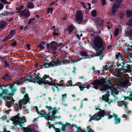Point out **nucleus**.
Returning <instances> with one entry per match:
<instances>
[{"label":"nucleus","instance_id":"1","mask_svg":"<svg viewBox=\"0 0 132 132\" xmlns=\"http://www.w3.org/2000/svg\"><path fill=\"white\" fill-rule=\"evenodd\" d=\"M111 112L109 111L107 113H105L104 110L99 111L97 113H96L93 116L89 114V116L90 117L89 120V122H91L93 120L94 121H98L101 119L102 117H104L105 116H108V118L110 119L112 118V116L110 115Z\"/></svg>","mask_w":132,"mask_h":132},{"label":"nucleus","instance_id":"2","mask_svg":"<svg viewBox=\"0 0 132 132\" xmlns=\"http://www.w3.org/2000/svg\"><path fill=\"white\" fill-rule=\"evenodd\" d=\"M21 80L22 82L25 83H27L29 82L34 83L36 82L38 83L39 85H40V81H42L40 79V78L35 77H31V76H29L28 78L25 77H23L21 78Z\"/></svg>","mask_w":132,"mask_h":132},{"label":"nucleus","instance_id":"3","mask_svg":"<svg viewBox=\"0 0 132 132\" xmlns=\"http://www.w3.org/2000/svg\"><path fill=\"white\" fill-rule=\"evenodd\" d=\"M94 48L96 49L101 48L103 50V41L102 39L99 37H95L94 39Z\"/></svg>","mask_w":132,"mask_h":132},{"label":"nucleus","instance_id":"4","mask_svg":"<svg viewBox=\"0 0 132 132\" xmlns=\"http://www.w3.org/2000/svg\"><path fill=\"white\" fill-rule=\"evenodd\" d=\"M20 83V82L19 80L14 81L13 82L9 84V88L11 89V93L9 94L10 96L13 95L17 90L16 87L15 86V84L17 85H19Z\"/></svg>","mask_w":132,"mask_h":132},{"label":"nucleus","instance_id":"5","mask_svg":"<svg viewBox=\"0 0 132 132\" xmlns=\"http://www.w3.org/2000/svg\"><path fill=\"white\" fill-rule=\"evenodd\" d=\"M19 114H18L17 115L14 117L12 118L13 122L16 123L20 126L21 127L22 126L23 123L26 122L25 119L23 117H20L18 116Z\"/></svg>","mask_w":132,"mask_h":132},{"label":"nucleus","instance_id":"6","mask_svg":"<svg viewBox=\"0 0 132 132\" xmlns=\"http://www.w3.org/2000/svg\"><path fill=\"white\" fill-rule=\"evenodd\" d=\"M104 79H101L100 80L96 79L91 83L93 85V88L97 89L98 87L100 86L103 85L104 83Z\"/></svg>","mask_w":132,"mask_h":132},{"label":"nucleus","instance_id":"7","mask_svg":"<svg viewBox=\"0 0 132 132\" xmlns=\"http://www.w3.org/2000/svg\"><path fill=\"white\" fill-rule=\"evenodd\" d=\"M20 104L22 106V105H26L27 103H30L29 97L27 94H26L24 96L23 99L20 101Z\"/></svg>","mask_w":132,"mask_h":132},{"label":"nucleus","instance_id":"8","mask_svg":"<svg viewBox=\"0 0 132 132\" xmlns=\"http://www.w3.org/2000/svg\"><path fill=\"white\" fill-rule=\"evenodd\" d=\"M80 54L81 55H82L83 57H82L74 61V62H76L77 61H79L81 59H87L88 58H90V57H88L87 54V52L86 51H84L82 50L80 52Z\"/></svg>","mask_w":132,"mask_h":132},{"label":"nucleus","instance_id":"9","mask_svg":"<svg viewBox=\"0 0 132 132\" xmlns=\"http://www.w3.org/2000/svg\"><path fill=\"white\" fill-rule=\"evenodd\" d=\"M20 15L22 17L25 18L28 17L30 15V13L28 10H24L20 13Z\"/></svg>","mask_w":132,"mask_h":132},{"label":"nucleus","instance_id":"10","mask_svg":"<svg viewBox=\"0 0 132 132\" xmlns=\"http://www.w3.org/2000/svg\"><path fill=\"white\" fill-rule=\"evenodd\" d=\"M37 131L31 127L23 128V132H37Z\"/></svg>","mask_w":132,"mask_h":132},{"label":"nucleus","instance_id":"11","mask_svg":"<svg viewBox=\"0 0 132 132\" xmlns=\"http://www.w3.org/2000/svg\"><path fill=\"white\" fill-rule=\"evenodd\" d=\"M55 62L52 61L49 63H45L43 64V66L44 68H47L48 67H53L55 66Z\"/></svg>","mask_w":132,"mask_h":132},{"label":"nucleus","instance_id":"12","mask_svg":"<svg viewBox=\"0 0 132 132\" xmlns=\"http://www.w3.org/2000/svg\"><path fill=\"white\" fill-rule=\"evenodd\" d=\"M76 17L78 20L81 21L82 19V13L81 11H78L76 13Z\"/></svg>","mask_w":132,"mask_h":132},{"label":"nucleus","instance_id":"13","mask_svg":"<svg viewBox=\"0 0 132 132\" xmlns=\"http://www.w3.org/2000/svg\"><path fill=\"white\" fill-rule=\"evenodd\" d=\"M50 79H47L45 80H44L42 78H40V79L42 80L40 81V85L42 84H46L49 83V82H52V79L50 78Z\"/></svg>","mask_w":132,"mask_h":132},{"label":"nucleus","instance_id":"14","mask_svg":"<svg viewBox=\"0 0 132 132\" xmlns=\"http://www.w3.org/2000/svg\"><path fill=\"white\" fill-rule=\"evenodd\" d=\"M67 60L66 59H63L61 61H59V60H57L56 62H55V66L61 65L62 64H63L66 63Z\"/></svg>","mask_w":132,"mask_h":132},{"label":"nucleus","instance_id":"15","mask_svg":"<svg viewBox=\"0 0 132 132\" xmlns=\"http://www.w3.org/2000/svg\"><path fill=\"white\" fill-rule=\"evenodd\" d=\"M113 116L111 115L112 117L113 116L114 117V120L115 121V123L116 124L120 123V118H118L117 117V115L115 114L114 113H113L112 114Z\"/></svg>","mask_w":132,"mask_h":132},{"label":"nucleus","instance_id":"16","mask_svg":"<svg viewBox=\"0 0 132 132\" xmlns=\"http://www.w3.org/2000/svg\"><path fill=\"white\" fill-rule=\"evenodd\" d=\"M120 7L119 5L115 4L112 8V11L113 13H115L118 11V8Z\"/></svg>","mask_w":132,"mask_h":132},{"label":"nucleus","instance_id":"17","mask_svg":"<svg viewBox=\"0 0 132 132\" xmlns=\"http://www.w3.org/2000/svg\"><path fill=\"white\" fill-rule=\"evenodd\" d=\"M102 100H104L105 102H108L109 101L108 94H106L105 95H103L102 96Z\"/></svg>","mask_w":132,"mask_h":132},{"label":"nucleus","instance_id":"18","mask_svg":"<svg viewBox=\"0 0 132 132\" xmlns=\"http://www.w3.org/2000/svg\"><path fill=\"white\" fill-rule=\"evenodd\" d=\"M34 7V4L31 2H29L27 5V8L29 9H31Z\"/></svg>","mask_w":132,"mask_h":132},{"label":"nucleus","instance_id":"19","mask_svg":"<svg viewBox=\"0 0 132 132\" xmlns=\"http://www.w3.org/2000/svg\"><path fill=\"white\" fill-rule=\"evenodd\" d=\"M111 84H107L103 88V90L105 91L106 90L110 88L111 87Z\"/></svg>","mask_w":132,"mask_h":132},{"label":"nucleus","instance_id":"20","mask_svg":"<svg viewBox=\"0 0 132 132\" xmlns=\"http://www.w3.org/2000/svg\"><path fill=\"white\" fill-rule=\"evenodd\" d=\"M79 88L80 89V90L81 91H82L84 90V88H86L87 89H88L90 87V85H88L86 86H84L83 87L81 86L78 85Z\"/></svg>","mask_w":132,"mask_h":132},{"label":"nucleus","instance_id":"21","mask_svg":"<svg viewBox=\"0 0 132 132\" xmlns=\"http://www.w3.org/2000/svg\"><path fill=\"white\" fill-rule=\"evenodd\" d=\"M2 79L7 81L10 79L11 78L9 75L7 74L4 76L2 78Z\"/></svg>","mask_w":132,"mask_h":132},{"label":"nucleus","instance_id":"22","mask_svg":"<svg viewBox=\"0 0 132 132\" xmlns=\"http://www.w3.org/2000/svg\"><path fill=\"white\" fill-rule=\"evenodd\" d=\"M7 23L5 21H2L0 22V29H2L5 27Z\"/></svg>","mask_w":132,"mask_h":132},{"label":"nucleus","instance_id":"23","mask_svg":"<svg viewBox=\"0 0 132 132\" xmlns=\"http://www.w3.org/2000/svg\"><path fill=\"white\" fill-rule=\"evenodd\" d=\"M54 110L52 111V114L51 115V117L53 118H54L55 116V114L56 112H57L58 111L57 110H56V108H55L53 109Z\"/></svg>","mask_w":132,"mask_h":132},{"label":"nucleus","instance_id":"24","mask_svg":"<svg viewBox=\"0 0 132 132\" xmlns=\"http://www.w3.org/2000/svg\"><path fill=\"white\" fill-rule=\"evenodd\" d=\"M15 31L12 30L10 33V35L8 36L9 38H12L13 37V36L15 33Z\"/></svg>","mask_w":132,"mask_h":132},{"label":"nucleus","instance_id":"25","mask_svg":"<svg viewBox=\"0 0 132 132\" xmlns=\"http://www.w3.org/2000/svg\"><path fill=\"white\" fill-rule=\"evenodd\" d=\"M126 14L127 16L132 15V11L130 10H127L126 12Z\"/></svg>","mask_w":132,"mask_h":132},{"label":"nucleus","instance_id":"26","mask_svg":"<svg viewBox=\"0 0 132 132\" xmlns=\"http://www.w3.org/2000/svg\"><path fill=\"white\" fill-rule=\"evenodd\" d=\"M67 94L66 93L64 94H62L61 95L62 96V99L64 102H65V99H66L67 98Z\"/></svg>","mask_w":132,"mask_h":132},{"label":"nucleus","instance_id":"27","mask_svg":"<svg viewBox=\"0 0 132 132\" xmlns=\"http://www.w3.org/2000/svg\"><path fill=\"white\" fill-rule=\"evenodd\" d=\"M73 29V27L72 25L70 26L68 29V30L69 32H71Z\"/></svg>","mask_w":132,"mask_h":132},{"label":"nucleus","instance_id":"28","mask_svg":"<svg viewBox=\"0 0 132 132\" xmlns=\"http://www.w3.org/2000/svg\"><path fill=\"white\" fill-rule=\"evenodd\" d=\"M3 93L5 95H7L9 93V91L7 89H6L3 90Z\"/></svg>","mask_w":132,"mask_h":132},{"label":"nucleus","instance_id":"29","mask_svg":"<svg viewBox=\"0 0 132 132\" xmlns=\"http://www.w3.org/2000/svg\"><path fill=\"white\" fill-rule=\"evenodd\" d=\"M119 32V30L118 28H116L114 32V36H116L118 34Z\"/></svg>","mask_w":132,"mask_h":132},{"label":"nucleus","instance_id":"30","mask_svg":"<svg viewBox=\"0 0 132 132\" xmlns=\"http://www.w3.org/2000/svg\"><path fill=\"white\" fill-rule=\"evenodd\" d=\"M122 55L120 53H119L118 54L116 55V58L117 59H119V58H120Z\"/></svg>","mask_w":132,"mask_h":132},{"label":"nucleus","instance_id":"31","mask_svg":"<svg viewBox=\"0 0 132 132\" xmlns=\"http://www.w3.org/2000/svg\"><path fill=\"white\" fill-rule=\"evenodd\" d=\"M43 79L45 80H44L47 79H50L49 76L48 75H45L43 77Z\"/></svg>","mask_w":132,"mask_h":132},{"label":"nucleus","instance_id":"32","mask_svg":"<svg viewBox=\"0 0 132 132\" xmlns=\"http://www.w3.org/2000/svg\"><path fill=\"white\" fill-rule=\"evenodd\" d=\"M9 66V64L7 62V61L5 60L4 62V66L6 68L7 67Z\"/></svg>","mask_w":132,"mask_h":132},{"label":"nucleus","instance_id":"33","mask_svg":"<svg viewBox=\"0 0 132 132\" xmlns=\"http://www.w3.org/2000/svg\"><path fill=\"white\" fill-rule=\"evenodd\" d=\"M91 14L92 16H95L96 14V11L95 10H93L91 12Z\"/></svg>","mask_w":132,"mask_h":132},{"label":"nucleus","instance_id":"34","mask_svg":"<svg viewBox=\"0 0 132 132\" xmlns=\"http://www.w3.org/2000/svg\"><path fill=\"white\" fill-rule=\"evenodd\" d=\"M53 9L52 7V8H48L47 9V12L48 13L50 12L52 13V12L53 11Z\"/></svg>","mask_w":132,"mask_h":132},{"label":"nucleus","instance_id":"35","mask_svg":"<svg viewBox=\"0 0 132 132\" xmlns=\"http://www.w3.org/2000/svg\"><path fill=\"white\" fill-rule=\"evenodd\" d=\"M128 36L130 38V39H131L132 37V30L128 32Z\"/></svg>","mask_w":132,"mask_h":132},{"label":"nucleus","instance_id":"36","mask_svg":"<svg viewBox=\"0 0 132 132\" xmlns=\"http://www.w3.org/2000/svg\"><path fill=\"white\" fill-rule=\"evenodd\" d=\"M87 131L88 132H94L93 131L91 130L90 126H89L87 127Z\"/></svg>","mask_w":132,"mask_h":132},{"label":"nucleus","instance_id":"37","mask_svg":"<svg viewBox=\"0 0 132 132\" xmlns=\"http://www.w3.org/2000/svg\"><path fill=\"white\" fill-rule=\"evenodd\" d=\"M101 52H100L98 54L97 56H100V60H102L103 59V56L102 55H101Z\"/></svg>","mask_w":132,"mask_h":132},{"label":"nucleus","instance_id":"38","mask_svg":"<svg viewBox=\"0 0 132 132\" xmlns=\"http://www.w3.org/2000/svg\"><path fill=\"white\" fill-rule=\"evenodd\" d=\"M44 115H46L48 118L50 117V113L46 114V112H44Z\"/></svg>","mask_w":132,"mask_h":132},{"label":"nucleus","instance_id":"39","mask_svg":"<svg viewBox=\"0 0 132 132\" xmlns=\"http://www.w3.org/2000/svg\"><path fill=\"white\" fill-rule=\"evenodd\" d=\"M127 24L129 27L131 26L132 25V20H130Z\"/></svg>","mask_w":132,"mask_h":132},{"label":"nucleus","instance_id":"40","mask_svg":"<svg viewBox=\"0 0 132 132\" xmlns=\"http://www.w3.org/2000/svg\"><path fill=\"white\" fill-rule=\"evenodd\" d=\"M55 44V43L53 42V43H51L50 44H48L47 45V46H48H48H50L52 48H53L52 45H54Z\"/></svg>","mask_w":132,"mask_h":132},{"label":"nucleus","instance_id":"41","mask_svg":"<svg viewBox=\"0 0 132 132\" xmlns=\"http://www.w3.org/2000/svg\"><path fill=\"white\" fill-rule=\"evenodd\" d=\"M66 127V125H63L61 128V130L63 131H64L65 130V129Z\"/></svg>","mask_w":132,"mask_h":132},{"label":"nucleus","instance_id":"42","mask_svg":"<svg viewBox=\"0 0 132 132\" xmlns=\"http://www.w3.org/2000/svg\"><path fill=\"white\" fill-rule=\"evenodd\" d=\"M35 108L36 109V111L37 113L39 114H41V113H40L38 109V108L36 106H35Z\"/></svg>","mask_w":132,"mask_h":132},{"label":"nucleus","instance_id":"43","mask_svg":"<svg viewBox=\"0 0 132 132\" xmlns=\"http://www.w3.org/2000/svg\"><path fill=\"white\" fill-rule=\"evenodd\" d=\"M86 5L87 7H88L89 9H91V7L90 6V3H87L86 4Z\"/></svg>","mask_w":132,"mask_h":132},{"label":"nucleus","instance_id":"44","mask_svg":"<svg viewBox=\"0 0 132 132\" xmlns=\"http://www.w3.org/2000/svg\"><path fill=\"white\" fill-rule=\"evenodd\" d=\"M102 4L103 5H105L106 3L105 0H101Z\"/></svg>","mask_w":132,"mask_h":132},{"label":"nucleus","instance_id":"45","mask_svg":"<svg viewBox=\"0 0 132 132\" xmlns=\"http://www.w3.org/2000/svg\"><path fill=\"white\" fill-rule=\"evenodd\" d=\"M38 47H39L40 48L42 49H43L44 47V46L41 44H40L39 45H38Z\"/></svg>","mask_w":132,"mask_h":132},{"label":"nucleus","instance_id":"46","mask_svg":"<svg viewBox=\"0 0 132 132\" xmlns=\"http://www.w3.org/2000/svg\"><path fill=\"white\" fill-rule=\"evenodd\" d=\"M127 98H129L130 100H132V93L130 95L129 98L128 97Z\"/></svg>","mask_w":132,"mask_h":132},{"label":"nucleus","instance_id":"47","mask_svg":"<svg viewBox=\"0 0 132 132\" xmlns=\"http://www.w3.org/2000/svg\"><path fill=\"white\" fill-rule=\"evenodd\" d=\"M116 1L117 3H119L118 5H120V3L122 1V0H116Z\"/></svg>","mask_w":132,"mask_h":132},{"label":"nucleus","instance_id":"48","mask_svg":"<svg viewBox=\"0 0 132 132\" xmlns=\"http://www.w3.org/2000/svg\"><path fill=\"white\" fill-rule=\"evenodd\" d=\"M46 107L49 110H51L52 109V107L51 106H46Z\"/></svg>","mask_w":132,"mask_h":132},{"label":"nucleus","instance_id":"49","mask_svg":"<svg viewBox=\"0 0 132 132\" xmlns=\"http://www.w3.org/2000/svg\"><path fill=\"white\" fill-rule=\"evenodd\" d=\"M35 19L34 18L30 20L28 22V23L29 24H30L31 23L32 21Z\"/></svg>","mask_w":132,"mask_h":132},{"label":"nucleus","instance_id":"50","mask_svg":"<svg viewBox=\"0 0 132 132\" xmlns=\"http://www.w3.org/2000/svg\"><path fill=\"white\" fill-rule=\"evenodd\" d=\"M55 87V88H56L57 89V91L59 92V89L57 87V85L56 84H54L53 85Z\"/></svg>","mask_w":132,"mask_h":132},{"label":"nucleus","instance_id":"51","mask_svg":"<svg viewBox=\"0 0 132 132\" xmlns=\"http://www.w3.org/2000/svg\"><path fill=\"white\" fill-rule=\"evenodd\" d=\"M26 47H27L28 49V50H29L30 49V45L29 44H27L26 45Z\"/></svg>","mask_w":132,"mask_h":132},{"label":"nucleus","instance_id":"52","mask_svg":"<svg viewBox=\"0 0 132 132\" xmlns=\"http://www.w3.org/2000/svg\"><path fill=\"white\" fill-rule=\"evenodd\" d=\"M123 68L122 67H121V68H119V69L118 70V72H119V73L120 74L122 72H121V71L123 70L122 69Z\"/></svg>","mask_w":132,"mask_h":132},{"label":"nucleus","instance_id":"53","mask_svg":"<svg viewBox=\"0 0 132 132\" xmlns=\"http://www.w3.org/2000/svg\"><path fill=\"white\" fill-rule=\"evenodd\" d=\"M11 39V38H9V36H8L7 37L5 38L4 39H3V40L4 41H6L8 39Z\"/></svg>","mask_w":132,"mask_h":132},{"label":"nucleus","instance_id":"54","mask_svg":"<svg viewBox=\"0 0 132 132\" xmlns=\"http://www.w3.org/2000/svg\"><path fill=\"white\" fill-rule=\"evenodd\" d=\"M53 34L54 36H57L59 34L58 33L56 32L55 31H54L53 33Z\"/></svg>","mask_w":132,"mask_h":132},{"label":"nucleus","instance_id":"55","mask_svg":"<svg viewBox=\"0 0 132 132\" xmlns=\"http://www.w3.org/2000/svg\"><path fill=\"white\" fill-rule=\"evenodd\" d=\"M3 13L4 16L7 15L9 14V13L7 11Z\"/></svg>","mask_w":132,"mask_h":132},{"label":"nucleus","instance_id":"56","mask_svg":"<svg viewBox=\"0 0 132 132\" xmlns=\"http://www.w3.org/2000/svg\"><path fill=\"white\" fill-rule=\"evenodd\" d=\"M3 5L1 3H0V9H2L3 7Z\"/></svg>","mask_w":132,"mask_h":132},{"label":"nucleus","instance_id":"57","mask_svg":"<svg viewBox=\"0 0 132 132\" xmlns=\"http://www.w3.org/2000/svg\"><path fill=\"white\" fill-rule=\"evenodd\" d=\"M4 16L3 13H0V17L1 18H2Z\"/></svg>","mask_w":132,"mask_h":132},{"label":"nucleus","instance_id":"58","mask_svg":"<svg viewBox=\"0 0 132 132\" xmlns=\"http://www.w3.org/2000/svg\"><path fill=\"white\" fill-rule=\"evenodd\" d=\"M95 109L96 110H101V109H99V105H98V107H95Z\"/></svg>","mask_w":132,"mask_h":132},{"label":"nucleus","instance_id":"59","mask_svg":"<svg viewBox=\"0 0 132 132\" xmlns=\"http://www.w3.org/2000/svg\"><path fill=\"white\" fill-rule=\"evenodd\" d=\"M1 1L4 3H6V0H1Z\"/></svg>","mask_w":132,"mask_h":132},{"label":"nucleus","instance_id":"60","mask_svg":"<svg viewBox=\"0 0 132 132\" xmlns=\"http://www.w3.org/2000/svg\"><path fill=\"white\" fill-rule=\"evenodd\" d=\"M40 114V116H39V117H44V113H43V114L42 113H41V114Z\"/></svg>","mask_w":132,"mask_h":132},{"label":"nucleus","instance_id":"61","mask_svg":"<svg viewBox=\"0 0 132 132\" xmlns=\"http://www.w3.org/2000/svg\"><path fill=\"white\" fill-rule=\"evenodd\" d=\"M64 125H66V126H67L71 125V124L70 123H68L67 122H66V123H65V124H64Z\"/></svg>","mask_w":132,"mask_h":132},{"label":"nucleus","instance_id":"62","mask_svg":"<svg viewBox=\"0 0 132 132\" xmlns=\"http://www.w3.org/2000/svg\"><path fill=\"white\" fill-rule=\"evenodd\" d=\"M61 104L64 105V106H67L68 105V104H64L63 103H61Z\"/></svg>","mask_w":132,"mask_h":132},{"label":"nucleus","instance_id":"63","mask_svg":"<svg viewBox=\"0 0 132 132\" xmlns=\"http://www.w3.org/2000/svg\"><path fill=\"white\" fill-rule=\"evenodd\" d=\"M76 36L77 37L78 39H80V37L79 35H78V34H77L76 35Z\"/></svg>","mask_w":132,"mask_h":132},{"label":"nucleus","instance_id":"64","mask_svg":"<svg viewBox=\"0 0 132 132\" xmlns=\"http://www.w3.org/2000/svg\"><path fill=\"white\" fill-rule=\"evenodd\" d=\"M55 4V2H52L50 4V5H53L54 4Z\"/></svg>","mask_w":132,"mask_h":132}]
</instances>
